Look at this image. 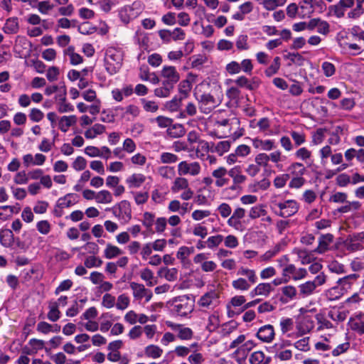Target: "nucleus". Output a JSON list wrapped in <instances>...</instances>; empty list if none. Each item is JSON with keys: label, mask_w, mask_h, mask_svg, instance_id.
I'll use <instances>...</instances> for the list:
<instances>
[{"label": "nucleus", "mask_w": 364, "mask_h": 364, "mask_svg": "<svg viewBox=\"0 0 364 364\" xmlns=\"http://www.w3.org/2000/svg\"><path fill=\"white\" fill-rule=\"evenodd\" d=\"M213 126L215 129L211 135L218 139L231 137L235 141L244 134V129L240 127V121L237 117L217 119Z\"/></svg>", "instance_id": "obj_1"}, {"label": "nucleus", "mask_w": 364, "mask_h": 364, "mask_svg": "<svg viewBox=\"0 0 364 364\" xmlns=\"http://www.w3.org/2000/svg\"><path fill=\"white\" fill-rule=\"evenodd\" d=\"M122 53L114 48L107 49L105 56V67L107 73L114 75L120 70L122 65Z\"/></svg>", "instance_id": "obj_2"}, {"label": "nucleus", "mask_w": 364, "mask_h": 364, "mask_svg": "<svg viewBox=\"0 0 364 364\" xmlns=\"http://www.w3.org/2000/svg\"><path fill=\"white\" fill-rule=\"evenodd\" d=\"M220 292L213 289L203 294L197 301L198 306L204 310H212L220 304Z\"/></svg>", "instance_id": "obj_3"}, {"label": "nucleus", "mask_w": 364, "mask_h": 364, "mask_svg": "<svg viewBox=\"0 0 364 364\" xmlns=\"http://www.w3.org/2000/svg\"><path fill=\"white\" fill-rule=\"evenodd\" d=\"M308 275V270L303 267H296L294 264H285L282 271V276L285 282L291 280L299 281L304 279Z\"/></svg>", "instance_id": "obj_4"}, {"label": "nucleus", "mask_w": 364, "mask_h": 364, "mask_svg": "<svg viewBox=\"0 0 364 364\" xmlns=\"http://www.w3.org/2000/svg\"><path fill=\"white\" fill-rule=\"evenodd\" d=\"M171 191L173 193H178L183 191L180 197L183 200H188L193 196L194 192L189 187L188 181L183 177H176L171 187Z\"/></svg>", "instance_id": "obj_5"}, {"label": "nucleus", "mask_w": 364, "mask_h": 364, "mask_svg": "<svg viewBox=\"0 0 364 364\" xmlns=\"http://www.w3.org/2000/svg\"><path fill=\"white\" fill-rule=\"evenodd\" d=\"M198 108L203 114L210 113L221 103V100L215 98L210 93H204L197 98Z\"/></svg>", "instance_id": "obj_6"}, {"label": "nucleus", "mask_w": 364, "mask_h": 364, "mask_svg": "<svg viewBox=\"0 0 364 364\" xmlns=\"http://www.w3.org/2000/svg\"><path fill=\"white\" fill-rule=\"evenodd\" d=\"M194 309V301L189 296L183 295L175 299L173 309L178 316H186Z\"/></svg>", "instance_id": "obj_7"}, {"label": "nucleus", "mask_w": 364, "mask_h": 364, "mask_svg": "<svg viewBox=\"0 0 364 364\" xmlns=\"http://www.w3.org/2000/svg\"><path fill=\"white\" fill-rule=\"evenodd\" d=\"M141 4L135 1L132 5L124 6L119 11V16L122 21L129 23L132 19L136 18L141 12Z\"/></svg>", "instance_id": "obj_8"}, {"label": "nucleus", "mask_w": 364, "mask_h": 364, "mask_svg": "<svg viewBox=\"0 0 364 364\" xmlns=\"http://www.w3.org/2000/svg\"><path fill=\"white\" fill-rule=\"evenodd\" d=\"M201 167L198 162H188L186 161H181L178 164V173L179 176L190 175L196 176L200 174Z\"/></svg>", "instance_id": "obj_9"}, {"label": "nucleus", "mask_w": 364, "mask_h": 364, "mask_svg": "<svg viewBox=\"0 0 364 364\" xmlns=\"http://www.w3.org/2000/svg\"><path fill=\"white\" fill-rule=\"evenodd\" d=\"M129 285L135 300L140 301L144 298L145 301L149 302L153 296L151 291L146 289L144 284L132 282Z\"/></svg>", "instance_id": "obj_10"}, {"label": "nucleus", "mask_w": 364, "mask_h": 364, "mask_svg": "<svg viewBox=\"0 0 364 364\" xmlns=\"http://www.w3.org/2000/svg\"><path fill=\"white\" fill-rule=\"evenodd\" d=\"M161 77L164 78L163 82L168 83L174 87L180 80V75L176 68L171 65H164L161 70Z\"/></svg>", "instance_id": "obj_11"}, {"label": "nucleus", "mask_w": 364, "mask_h": 364, "mask_svg": "<svg viewBox=\"0 0 364 364\" xmlns=\"http://www.w3.org/2000/svg\"><path fill=\"white\" fill-rule=\"evenodd\" d=\"M277 205L279 208V212L277 213V215L282 218L290 217L297 213L299 210V205L294 200L279 203Z\"/></svg>", "instance_id": "obj_12"}, {"label": "nucleus", "mask_w": 364, "mask_h": 364, "mask_svg": "<svg viewBox=\"0 0 364 364\" xmlns=\"http://www.w3.org/2000/svg\"><path fill=\"white\" fill-rule=\"evenodd\" d=\"M113 214L125 223H128L132 218V209L129 202L127 200L121 201L117 208L113 210Z\"/></svg>", "instance_id": "obj_13"}, {"label": "nucleus", "mask_w": 364, "mask_h": 364, "mask_svg": "<svg viewBox=\"0 0 364 364\" xmlns=\"http://www.w3.org/2000/svg\"><path fill=\"white\" fill-rule=\"evenodd\" d=\"M166 323L167 326L177 333V337L181 340H191L193 337V331L191 328L171 321H166Z\"/></svg>", "instance_id": "obj_14"}, {"label": "nucleus", "mask_w": 364, "mask_h": 364, "mask_svg": "<svg viewBox=\"0 0 364 364\" xmlns=\"http://www.w3.org/2000/svg\"><path fill=\"white\" fill-rule=\"evenodd\" d=\"M348 325L350 329L359 335L364 334V314L358 313L350 318Z\"/></svg>", "instance_id": "obj_15"}, {"label": "nucleus", "mask_w": 364, "mask_h": 364, "mask_svg": "<svg viewBox=\"0 0 364 364\" xmlns=\"http://www.w3.org/2000/svg\"><path fill=\"white\" fill-rule=\"evenodd\" d=\"M274 329L270 324H267L259 328L257 337L264 343H270L274 338Z\"/></svg>", "instance_id": "obj_16"}, {"label": "nucleus", "mask_w": 364, "mask_h": 364, "mask_svg": "<svg viewBox=\"0 0 364 364\" xmlns=\"http://www.w3.org/2000/svg\"><path fill=\"white\" fill-rule=\"evenodd\" d=\"M116 111H122V117L127 120H131L139 116L141 110L139 107L135 105L131 104L126 107H117Z\"/></svg>", "instance_id": "obj_17"}, {"label": "nucleus", "mask_w": 364, "mask_h": 364, "mask_svg": "<svg viewBox=\"0 0 364 364\" xmlns=\"http://www.w3.org/2000/svg\"><path fill=\"white\" fill-rule=\"evenodd\" d=\"M228 171L225 167L220 166L212 172V176L215 178V186L221 188L228 184L230 180L226 178V174Z\"/></svg>", "instance_id": "obj_18"}, {"label": "nucleus", "mask_w": 364, "mask_h": 364, "mask_svg": "<svg viewBox=\"0 0 364 364\" xmlns=\"http://www.w3.org/2000/svg\"><path fill=\"white\" fill-rule=\"evenodd\" d=\"M274 288L270 283H259L257 284L255 289H253L250 293V296L253 298L257 296H262L267 297L269 295V294L273 291Z\"/></svg>", "instance_id": "obj_19"}, {"label": "nucleus", "mask_w": 364, "mask_h": 364, "mask_svg": "<svg viewBox=\"0 0 364 364\" xmlns=\"http://www.w3.org/2000/svg\"><path fill=\"white\" fill-rule=\"evenodd\" d=\"M299 295L301 298H306L311 296L316 291V287L315 283L311 281H306L298 286Z\"/></svg>", "instance_id": "obj_20"}, {"label": "nucleus", "mask_w": 364, "mask_h": 364, "mask_svg": "<svg viewBox=\"0 0 364 364\" xmlns=\"http://www.w3.org/2000/svg\"><path fill=\"white\" fill-rule=\"evenodd\" d=\"M271 360V357L266 356L262 350L253 352L249 358L250 364H269Z\"/></svg>", "instance_id": "obj_21"}, {"label": "nucleus", "mask_w": 364, "mask_h": 364, "mask_svg": "<svg viewBox=\"0 0 364 364\" xmlns=\"http://www.w3.org/2000/svg\"><path fill=\"white\" fill-rule=\"evenodd\" d=\"M2 30L7 34L17 33L19 30V23L17 18H9L6 21Z\"/></svg>", "instance_id": "obj_22"}, {"label": "nucleus", "mask_w": 364, "mask_h": 364, "mask_svg": "<svg viewBox=\"0 0 364 364\" xmlns=\"http://www.w3.org/2000/svg\"><path fill=\"white\" fill-rule=\"evenodd\" d=\"M77 117L75 115L63 116L58 122V128L63 132H67L69 127L75 124Z\"/></svg>", "instance_id": "obj_23"}, {"label": "nucleus", "mask_w": 364, "mask_h": 364, "mask_svg": "<svg viewBox=\"0 0 364 364\" xmlns=\"http://www.w3.org/2000/svg\"><path fill=\"white\" fill-rule=\"evenodd\" d=\"M245 215V209L242 208H236L232 216L228 220V224L230 227H233L237 228L239 225H240V220L243 218Z\"/></svg>", "instance_id": "obj_24"}, {"label": "nucleus", "mask_w": 364, "mask_h": 364, "mask_svg": "<svg viewBox=\"0 0 364 364\" xmlns=\"http://www.w3.org/2000/svg\"><path fill=\"white\" fill-rule=\"evenodd\" d=\"M315 318L317 321L318 331L331 329L333 328L332 323L323 314L319 313L316 314Z\"/></svg>", "instance_id": "obj_25"}, {"label": "nucleus", "mask_w": 364, "mask_h": 364, "mask_svg": "<svg viewBox=\"0 0 364 364\" xmlns=\"http://www.w3.org/2000/svg\"><path fill=\"white\" fill-rule=\"evenodd\" d=\"M146 177L142 173H133L126 179L129 188H139L145 181Z\"/></svg>", "instance_id": "obj_26"}, {"label": "nucleus", "mask_w": 364, "mask_h": 364, "mask_svg": "<svg viewBox=\"0 0 364 364\" xmlns=\"http://www.w3.org/2000/svg\"><path fill=\"white\" fill-rule=\"evenodd\" d=\"M333 240V236L331 234L323 235L319 238L318 245L314 250V252L322 254L325 252L328 247V245Z\"/></svg>", "instance_id": "obj_27"}, {"label": "nucleus", "mask_w": 364, "mask_h": 364, "mask_svg": "<svg viewBox=\"0 0 364 364\" xmlns=\"http://www.w3.org/2000/svg\"><path fill=\"white\" fill-rule=\"evenodd\" d=\"M214 143H209L207 141L201 139L198 143V146L196 148L195 151L198 157L205 156L209 151L212 152Z\"/></svg>", "instance_id": "obj_28"}, {"label": "nucleus", "mask_w": 364, "mask_h": 364, "mask_svg": "<svg viewBox=\"0 0 364 364\" xmlns=\"http://www.w3.org/2000/svg\"><path fill=\"white\" fill-rule=\"evenodd\" d=\"M163 349L159 346L151 344L145 347L144 354L147 358L152 359L159 358L163 354Z\"/></svg>", "instance_id": "obj_29"}, {"label": "nucleus", "mask_w": 364, "mask_h": 364, "mask_svg": "<svg viewBox=\"0 0 364 364\" xmlns=\"http://www.w3.org/2000/svg\"><path fill=\"white\" fill-rule=\"evenodd\" d=\"M228 175L232 178L233 183L235 185L243 183L246 180V176L241 173V168L237 166L228 171Z\"/></svg>", "instance_id": "obj_30"}, {"label": "nucleus", "mask_w": 364, "mask_h": 364, "mask_svg": "<svg viewBox=\"0 0 364 364\" xmlns=\"http://www.w3.org/2000/svg\"><path fill=\"white\" fill-rule=\"evenodd\" d=\"M77 202V196L74 193H68L59 198L58 207L60 208H69Z\"/></svg>", "instance_id": "obj_31"}, {"label": "nucleus", "mask_w": 364, "mask_h": 364, "mask_svg": "<svg viewBox=\"0 0 364 364\" xmlns=\"http://www.w3.org/2000/svg\"><path fill=\"white\" fill-rule=\"evenodd\" d=\"M235 82L237 85L240 87H245L250 90H253L259 87V82L253 79L252 82H250L246 77L240 76L237 77Z\"/></svg>", "instance_id": "obj_32"}, {"label": "nucleus", "mask_w": 364, "mask_h": 364, "mask_svg": "<svg viewBox=\"0 0 364 364\" xmlns=\"http://www.w3.org/2000/svg\"><path fill=\"white\" fill-rule=\"evenodd\" d=\"M281 292L282 296L284 297L282 300L286 302L295 299L297 295L296 289L293 285H287L282 287Z\"/></svg>", "instance_id": "obj_33"}, {"label": "nucleus", "mask_w": 364, "mask_h": 364, "mask_svg": "<svg viewBox=\"0 0 364 364\" xmlns=\"http://www.w3.org/2000/svg\"><path fill=\"white\" fill-rule=\"evenodd\" d=\"M314 327V321L309 317L304 318L296 326L297 330L301 335L309 333Z\"/></svg>", "instance_id": "obj_34"}, {"label": "nucleus", "mask_w": 364, "mask_h": 364, "mask_svg": "<svg viewBox=\"0 0 364 364\" xmlns=\"http://www.w3.org/2000/svg\"><path fill=\"white\" fill-rule=\"evenodd\" d=\"M65 55L69 56L70 63L73 65H77L82 63L83 58L82 57L75 52V49L73 46H70L64 51Z\"/></svg>", "instance_id": "obj_35"}, {"label": "nucleus", "mask_w": 364, "mask_h": 364, "mask_svg": "<svg viewBox=\"0 0 364 364\" xmlns=\"http://www.w3.org/2000/svg\"><path fill=\"white\" fill-rule=\"evenodd\" d=\"M105 131V127L100 124H95L91 128L85 132V136L87 139H94L97 135L102 134Z\"/></svg>", "instance_id": "obj_36"}, {"label": "nucleus", "mask_w": 364, "mask_h": 364, "mask_svg": "<svg viewBox=\"0 0 364 364\" xmlns=\"http://www.w3.org/2000/svg\"><path fill=\"white\" fill-rule=\"evenodd\" d=\"M97 203L109 204L113 201L112 194L107 190H102L96 193Z\"/></svg>", "instance_id": "obj_37"}, {"label": "nucleus", "mask_w": 364, "mask_h": 364, "mask_svg": "<svg viewBox=\"0 0 364 364\" xmlns=\"http://www.w3.org/2000/svg\"><path fill=\"white\" fill-rule=\"evenodd\" d=\"M158 274L159 277H164L166 280L171 282L177 279L178 271L176 268L162 267L159 270Z\"/></svg>", "instance_id": "obj_38"}, {"label": "nucleus", "mask_w": 364, "mask_h": 364, "mask_svg": "<svg viewBox=\"0 0 364 364\" xmlns=\"http://www.w3.org/2000/svg\"><path fill=\"white\" fill-rule=\"evenodd\" d=\"M185 129L182 124H171L167 129V134L171 138H179L185 134Z\"/></svg>", "instance_id": "obj_39"}, {"label": "nucleus", "mask_w": 364, "mask_h": 364, "mask_svg": "<svg viewBox=\"0 0 364 364\" xmlns=\"http://www.w3.org/2000/svg\"><path fill=\"white\" fill-rule=\"evenodd\" d=\"M293 252L297 255L300 262L303 265L309 264L311 262L310 252L304 249L295 248Z\"/></svg>", "instance_id": "obj_40"}, {"label": "nucleus", "mask_w": 364, "mask_h": 364, "mask_svg": "<svg viewBox=\"0 0 364 364\" xmlns=\"http://www.w3.org/2000/svg\"><path fill=\"white\" fill-rule=\"evenodd\" d=\"M173 87L170 85L168 83L162 82V85L154 90V95L157 97L165 98L170 95L171 90Z\"/></svg>", "instance_id": "obj_41"}, {"label": "nucleus", "mask_w": 364, "mask_h": 364, "mask_svg": "<svg viewBox=\"0 0 364 364\" xmlns=\"http://www.w3.org/2000/svg\"><path fill=\"white\" fill-rule=\"evenodd\" d=\"M231 143L229 141H221L216 144H214L212 152L217 153L219 156H223L225 153L228 152L230 149Z\"/></svg>", "instance_id": "obj_42"}, {"label": "nucleus", "mask_w": 364, "mask_h": 364, "mask_svg": "<svg viewBox=\"0 0 364 364\" xmlns=\"http://www.w3.org/2000/svg\"><path fill=\"white\" fill-rule=\"evenodd\" d=\"M122 254V251L117 246L112 244H107L105 250L104 255L107 259H112Z\"/></svg>", "instance_id": "obj_43"}, {"label": "nucleus", "mask_w": 364, "mask_h": 364, "mask_svg": "<svg viewBox=\"0 0 364 364\" xmlns=\"http://www.w3.org/2000/svg\"><path fill=\"white\" fill-rule=\"evenodd\" d=\"M288 171L293 177H301L306 171V168L301 163H293L288 167Z\"/></svg>", "instance_id": "obj_44"}, {"label": "nucleus", "mask_w": 364, "mask_h": 364, "mask_svg": "<svg viewBox=\"0 0 364 364\" xmlns=\"http://www.w3.org/2000/svg\"><path fill=\"white\" fill-rule=\"evenodd\" d=\"M281 63L280 58L275 57L272 63L264 70L267 77H270L277 74L280 68Z\"/></svg>", "instance_id": "obj_45"}, {"label": "nucleus", "mask_w": 364, "mask_h": 364, "mask_svg": "<svg viewBox=\"0 0 364 364\" xmlns=\"http://www.w3.org/2000/svg\"><path fill=\"white\" fill-rule=\"evenodd\" d=\"M251 283L249 281H247L245 279L240 277L235 280H233L232 282V287L235 289L240 291H247L250 288Z\"/></svg>", "instance_id": "obj_46"}, {"label": "nucleus", "mask_w": 364, "mask_h": 364, "mask_svg": "<svg viewBox=\"0 0 364 364\" xmlns=\"http://www.w3.org/2000/svg\"><path fill=\"white\" fill-rule=\"evenodd\" d=\"M49 311L48 313V318L53 322L58 321L60 316V312L54 302L48 303Z\"/></svg>", "instance_id": "obj_47"}, {"label": "nucleus", "mask_w": 364, "mask_h": 364, "mask_svg": "<svg viewBox=\"0 0 364 364\" xmlns=\"http://www.w3.org/2000/svg\"><path fill=\"white\" fill-rule=\"evenodd\" d=\"M237 274L240 276L246 277L248 279V281L251 284H255L257 282V277L255 270L250 269L244 267H241L237 271Z\"/></svg>", "instance_id": "obj_48"}, {"label": "nucleus", "mask_w": 364, "mask_h": 364, "mask_svg": "<svg viewBox=\"0 0 364 364\" xmlns=\"http://www.w3.org/2000/svg\"><path fill=\"white\" fill-rule=\"evenodd\" d=\"M140 277L146 282V285L149 287H153L156 283V282H153L154 273L149 268H145L141 271Z\"/></svg>", "instance_id": "obj_49"}, {"label": "nucleus", "mask_w": 364, "mask_h": 364, "mask_svg": "<svg viewBox=\"0 0 364 364\" xmlns=\"http://www.w3.org/2000/svg\"><path fill=\"white\" fill-rule=\"evenodd\" d=\"M157 171L160 176L166 179H171L175 176L174 168L171 166H160L158 168Z\"/></svg>", "instance_id": "obj_50"}, {"label": "nucleus", "mask_w": 364, "mask_h": 364, "mask_svg": "<svg viewBox=\"0 0 364 364\" xmlns=\"http://www.w3.org/2000/svg\"><path fill=\"white\" fill-rule=\"evenodd\" d=\"M64 95H65V92L64 93ZM57 109L60 113H65L73 112L74 110V107L71 104L67 102L65 96H63L58 103Z\"/></svg>", "instance_id": "obj_51"}, {"label": "nucleus", "mask_w": 364, "mask_h": 364, "mask_svg": "<svg viewBox=\"0 0 364 364\" xmlns=\"http://www.w3.org/2000/svg\"><path fill=\"white\" fill-rule=\"evenodd\" d=\"M141 102L143 105V109L147 112L155 113L159 110V105L154 101L147 100L143 98L141 99Z\"/></svg>", "instance_id": "obj_52"}, {"label": "nucleus", "mask_w": 364, "mask_h": 364, "mask_svg": "<svg viewBox=\"0 0 364 364\" xmlns=\"http://www.w3.org/2000/svg\"><path fill=\"white\" fill-rule=\"evenodd\" d=\"M129 297L126 294H122L118 296L115 306L119 310H124L129 306Z\"/></svg>", "instance_id": "obj_53"}, {"label": "nucleus", "mask_w": 364, "mask_h": 364, "mask_svg": "<svg viewBox=\"0 0 364 364\" xmlns=\"http://www.w3.org/2000/svg\"><path fill=\"white\" fill-rule=\"evenodd\" d=\"M287 0H264L262 4L268 11H272L278 6H283Z\"/></svg>", "instance_id": "obj_54"}, {"label": "nucleus", "mask_w": 364, "mask_h": 364, "mask_svg": "<svg viewBox=\"0 0 364 364\" xmlns=\"http://www.w3.org/2000/svg\"><path fill=\"white\" fill-rule=\"evenodd\" d=\"M290 178V175L288 173H283L275 177L273 183L277 188H282L285 186L287 182Z\"/></svg>", "instance_id": "obj_55"}, {"label": "nucleus", "mask_w": 364, "mask_h": 364, "mask_svg": "<svg viewBox=\"0 0 364 364\" xmlns=\"http://www.w3.org/2000/svg\"><path fill=\"white\" fill-rule=\"evenodd\" d=\"M267 215V210L262 205L252 207L249 213V216L252 219H255Z\"/></svg>", "instance_id": "obj_56"}, {"label": "nucleus", "mask_w": 364, "mask_h": 364, "mask_svg": "<svg viewBox=\"0 0 364 364\" xmlns=\"http://www.w3.org/2000/svg\"><path fill=\"white\" fill-rule=\"evenodd\" d=\"M116 299L111 294L106 293L102 299V305L106 309H112L115 306Z\"/></svg>", "instance_id": "obj_57"}, {"label": "nucleus", "mask_w": 364, "mask_h": 364, "mask_svg": "<svg viewBox=\"0 0 364 364\" xmlns=\"http://www.w3.org/2000/svg\"><path fill=\"white\" fill-rule=\"evenodd\" d=\"M256 346V343L252 341L248 340L247 341H245L242 345H241L237 349V352L239 353H242V355L247 354L250 351H251Z\"/></svg>", "instance_id": "obj_58"}, {"label": "nucleus", "mask_w": 364, "mask_h": 364, "mask_svg": "<svg viewBox=\"0 0 364 364\" xmlns=\"http://www.w3.org/2000/svg\"><path fill=\"white\" fill-rule=\"evenodd\" d=\"M178 156L170 152H163L160 155V162L162 164H174L178 161Z\"/></svg>", "instance_id": "obj_59"}, {"label": "nucleus", "mask_w": 364, "mask_h": 364, "mask_svg": "<svg viewBox=\"0 0 364 364\" xmlns=\"http://www.w3.org/2000/svg\"><path fill=\"white\" fill-rule=\"evenodd\" d=\"M194 252L193 247H188L186 246L181 247L177 252L176 257L181 261H184L187 257Z\"/></svg>", "instance_id": "obj_60"}, {"label": "nucleus", "mask_w": 364, "mask_h": 364, "mask_svg": "<svg viewBox=\"0 0 364 364\" xmlns=\"http://www.w3.org/2000/svg\"><path fill=\"white\" fill-rule=\"evenodd\" d=\"M309 337L303 338L294 343V346L299 350L306 352L309 350Z\"/></svg>", "instance_id": "obj_61"}, {"label": "nucleus", "mask_w": 364, "mask_h": 364, "mask_svg": "<svg viewBox=\"0 0 364 364\" xmlns=\"http://www.w3.org/2000/svg\"><path fill=\"white\" fill-rule=\"evenodd\" d=\"M28 180V174L25 171L17 172L14 177V182L17 185L26 184Z\"/></svg>", "instance_id": "obj_62"}, {"label": "nucleus", "mask_w": 364, "mask_h": 364, "mask_svg": "<svg viewBox=\"0 0 364 364\" xmlns=\"http://www.w3.org/2000/svg\"><path fill=\"white\" fill-rule=\"evenodd\" d=\"M181 105V98L173 97L171 100L166 102V108L170 112L177 111Z\"/></svg>", "instance_id": "obj_63"}, {"label": "nucleus", "mask_w": 364, "mask_h": 364, "mask_svg": "<svg viewBox=\"0 0 364 364\" xmlns=\"http://www.w3.org/2000/svg\"><path fill=\"white\" fill-rule=\"evenodd\" d=\"M84 263L87 268L99 267L102 265V261L95 256H89L85 259Z\"/></svg>", "instance_id": "obj_64"}]
</instances>
